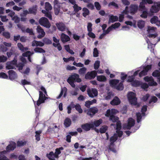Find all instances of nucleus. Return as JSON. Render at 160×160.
<instances>
[{"mask_svg": "<svg viewBox=\"0 0 160 160\" xmlns=\"http://www.w3.org/2000/svg\"><path fill=\"white\" fill-rule=\"evenodd\" d=\"M60 8L58 7L57 5H55L54 9L55 14L56 15L58 14L60 11Z\"/></svg>", "mask_w": 160, "mask_h": 160, "instance_id": "nucleus-52", "label": "nucleus"}, {"mask_svg": "<svg viewBox=\"0 0 160 160\" xmlns=\"http://www.w3.org/2000/svg\"><path fill=\"white\" fill-rule=\"evenodd\" d=\"M67 92V88H66L64 87L62 88L61 89V91L60 94H59L58 97H57V98H61V97L62 96L63 94L64 97H65L66 96Z\"/></svg>", "mask_w": 160, "mask_h": 160, "instance_id": "nucleus-33", "label": "nucleus"}, {"mask_svg": "<svg viewBox=\"0 0 160 160\" xmlns=\"http://www.w3.org/2000/svg\"><path fill=\"white\" fill-rule=\"evenodd\" d=\"M42 131L39 130L36 132V135L35 137L36 138V139L38 141H39L40 140V134L41 133Z\"/></svg>", "mask_w": 160, "mask_h": 160, "instance_id": "nucleus-49", "label": "nucleus"}, {"mask_svg": "<svg viewBox=\"0 0 160 160\" xmlns=\"http://www.w3.org/2000/svg\"><path fill=\"white\" fill-rule=\"evenodd\" d=\"M128 99L132 104L136 105L137 103L136 94L132 92H129L127 94Z\"/></svg>", "mask_w": 160, "mask_h": 160, "instance_id": "nucleus-5", "label": "nucleus"}, {"mask_svg": "<svg viewBox=\"0 0 160 160\" xmlns=\"http://www.w3.org/2000/svg\"><path fill=\"white\" fill-rule=\"evenodd\" d=\"M16 148V143L13 142H10V144L7 147V151L9 152L13 150Z\"/></svg>", "mask_w": 160, "mask_h": 160, "instance_id": "nucleus-26", "label": "nucleus"}, {"mask_svg": "<svg viewBox=\"0 0 160 160\" xmlns=\"http://www.w3.org/2000/svg\"><path fill=\"white\" fill-rule=\"evenodd\" d=\"M17 26L18 28L21 29L23 32H26L29 33L31 35H34L32 29L28 28L25 30L24 28L22 27L20 24H17Z\"/></svg>", "mask_w": 160, "mask_h": 160, "instance_id": "nucleus-23", "label": "nucleus"}, {"mask_svg": "<svg viewBox=\"0 0 160 160\" xmlns=\"http://www.w3.org/2000/svg\"><path fill=\"white\" fill-rule=\"evenodd\" d=\"M44 45V43L40 41L34 40L32 42V46L33 47H42Z\"/></svg>", "mask_w": 160, "mask_h": 160, "instance_id": "nucleus-30", "label": "nucleus"}, {"mask_svg": "<svg viewBox=\"0 0 160 160\" xmlns=\"http://www.w3.org/2000/svg\"><path fill=\"white\" fill-rule=\"evenodd\" d=\"M11 46V43L4 42L1 47V48L3 52H6L8 50L7 48L10 47Z\"/></svg>", "mask_w": 160, "mask_h": 160, "instance_id": "nucleus-24", "label": "nucleus"}, {"mask_svg": "<svg viewBox=\"0 0 160 160\" xmlns=\"http://www.w3.org/2000/svg\"><path fill=\"white\" fill-rule=\"evenodd\" d=\"M125 23L127 25L130 26H133L134 28H136V22L135 21H133L132 22L129 21H126Z\"/></svg>", "mask_w": 160, "mask_h": 160, "instance_id": "nucleus-43", "label": "nucleus"}, {"mask_svg": "<svg viewBox=\"0 0 160 160\" xmlns=\"http://www.w3.org/2000/svg\"><path fill=\"white\" fill-rule=\"evenodd\" d=\"M61 40L63 42H66L69 41L70 39L69 37L65 34L62 33L61 37Z\"/></svg>", "mask_w": 160, "mask_h": 160, "instance_id": "nucleus-34", "label": "nucleus"}, {"mask_svg": "<svg viewBox=\"0 0 160 160\" xmlns=\"http://www.w3.org/2000/svg\"><path fill=\"white\" fill-rule=\"evenodd\" d=\"M134 78L132 76L129 77L128 79V82H131L132 85L134 87H138L141 85V82L140 81L133 80Z\"/></svg>", "mask_w": 160, "mask_h": 160, "instance_id": "nucleus-13", "label": "nucleus"}, {"mask_svg": "<svg viewBox=\"0 0 160 160\" xmlns=\"http://www.w3.org/2000/svg\"><path fill=\"white\" fill-rule=\"evenodd\" d=\"M41 91H39V99L37 102L38 106H39L41 103H43L47 98L45 94L47 95L45 89L43 87H41Z\"/></svg>", "mask_w": 160, "mask_h": 160, "instance_id": "nucleus-3", "label": "nucleus"}, {"mask_svg": "<svg viewBox=\"0 0 160 160\" xmlns=\"http://www.w3.org/2000/svg\"><path fill=\"white\" fill-rule=\"evenodd\" d=\"M8 73L9 78L10 80H13L17 78V75L13 70H9L8 72Z\"/></svg>", "mask_w": 160, "mask_h": 160, "instance_id": "nucleus-20", "label": "nucleus"}, {"mask_svg": "<svg viewBox=\"0 0 160 160\" xmlns=\"http://www.w3.org/2000/svg\"><path fill=\"white\" fill-rule=\"evenodd\" d=\"M21 84L23 85H30L31 82L25 79L22 80L21 82Z\"/></svg>", "mask_w": 160, "mask_h": 160, "instance_id": "nucleus-56", "label": "nucleus"}, {"mask_svg": "<svg viewBox=\"0 0 160 160\" xmlns=\"http://www.w3.org/2000/svg\"><path fill=\"white\" fill-rule=\"evenodd\" d=\"M6 13L8 14V16L11 18L15 15V13L13 11L9 9L6 10Z\"/></svg>", "mask_w": 160, "mask_h": 160, "instance_id": "nucleus-42", "label": "nucleus"}, {"mask_svg": "<svg viewBox=\"0 0 160 160\" xmlns=\"http://www.w3.org/2000/svg\"><path fill=\"white\" fill-rule=\"evenodd\" d=\"M75 105L73 102H71L70 104L67 107L68 113L69 114L71 112V110L72 108H74Z\"/></svg>", "mask_w": 160, "mask_h": 160, "instance_id": "nucleus-46", "label": "nucleus"}, {"mask_svg": "<svg viewBox=\"0 0 160 160\" xmlns=\"http://www.w3.org/2000/svg\"><path fill=\"white\" fill-rule=\"evenodd\" d=\"M17 46L19 49L22 52L27 51L28 49V48L27 47L24 48L21 43H18L17 44Z\"/></svg>", "mask_w": 160, "mask_h": 160, "instance_id": "nucleus-40", "label": "nucleus"}, {"mask_svg": "<svg viewBox=\"0 0 160 160\" xmlns=\"http://www.w3.org/2000/svg\"><path fill=\"white\" fill-rule=\"evenodd\" d=\"M147 110V106H143L141 110L142 112V115L141 113H138L136 115L137 116V121L138 122H139L141 119L142 116H144L145 115L144 112H146Z\"/></svg>", "mask_w": 160, "mask_h": 160, "instance_id": "nucleus-16", "label": "nucleus"}, {"mask_svg": "<svg viewBox=\"0 0 160 160\" xmlns=\"http://www.w3.org/2000/svg\"><path fill=\"white\" fill-rule=\"evenodd\" d=\"M157 28L156 27L148 26L147 29L148 36L150 38H155L158 36L156 32Z\"/></svg>", "mask_w": 160, "mask_h": 160, "instance_id": "nucleus-6", "label": "nucleus"}, {"mask_svg": "<svg viewBox=\"0 0 160 160\" xmlns=\"http://www.w3.org/2000/svg\"><path fill=\"white\" fill-rule=\"evenodd\" d=\"M71 123V121L70 119L67 118L64 121V124L66 127H68L70 126Z\"/></svg>", "mask_w": 160, "mask_h": 160, "instance_id": "nucleus-44", "label": "nucleus"}, {"mask_svg": "<svg viewBox=\"0 0 160 160\" xmlns=\"http://www.w3.org/2000/svg\"><path fill=\"white\" fill-rule=\"evenodd\" d=\"M37 8L36 7H34L30 8L28 11L30 13L35 14L36 13Z\"/></svg>", "mask_w": 160, "mask_h": 160, "instance_id": "nucleus-54", "label": "nucleus"}, {"mask_svg": "<svg viewBox=\"0 0 160 160\" xmlns=\"http://www.w3.org/2000/svg\"><path fill=\"white\" fill-rule=\"evenodd\" d=\"M97 74V72L96 71L88 72L85 75V78L87 79L94 78L96 76Z\"/></svg>", "mask_w": 160, "mask_h": 160, "instance_id": "nucleus-19", "label": "nucleus"}, {"mask_svg": "<svg viewBox=\"0 0 160 160\" xmlns=\"http://www.w3.org/2000/svg\"><path fill=\"white\" fill-rule=\"evenodd\" d=\"M108 129V127L106 126H103L100 129V132L101 133H105Z\"/></svg>", "mask_w": 160, "mask_h": 160, "instance_id": "nucleus-55", "label": "nucleus"}, {"mask_svg": "<svg viewBox=\"0 0 160 160\" xmlns=\"http://www.w3.org/2000/svg\"><path fill=\"white\" fill-rule=\"evenodd\" d=\"M87 93L88 96L91 98H93L98 95L97 90L95 88H89L87 90Z\"/></svg>", "mask_w": 160, "mask_h": 160, "instance_id": "nucleus-12", "label": "nucleus"}, {"mask_svg": "<svg viewBox=\"0 0 160 160\" xmlns=\"http://www.w3.org/2000/svg\"><path fill=\"white\" fill-rule=\"evenodd\" d=\"M121 128V123L120 122H118L117 123V131L116 133L113 136L111 137L110 139V142L111 143H112L117 139L118 135L119 137H121L122 134V132L120 131Z\"/></svg>", "mask_w": 160, "mask_h": 160, "instance_id": "nucleus-2", "label": "nucleus"}, {"mask_svg": "<svg viewBox=\"0 0 160 160\" xmlns=\"http://www.w3.org/2000/svg\"><path fill=\"white\" fill-rule=\"evenodd\" d=\"M118 112V111L117 110L115 109H108L107 110L105 114V115L106 116L109 118L111 116L115 115Z\"/></svg>", "mask_w": 160, "mask_h": 160, "instance_id": "nucleus-14", "label": "nucleus"}, {"mask_svg": "<svg viewBox=\"0 0 160 160\" xmlns=\"http://www.w3.org/2000/svg\"><path fill=\"white\" fill-rule=\"evenodd\" d=\"M45 8L46 10H42V12L45 14V16L48 17L50 19H52V17L51 13L48 12L47 11L51 10L52 9V7L51 5L48 2H46L45 4Z\"/></svg>", "mask_w": 160, "mask_h": 160, "instance_id": "nucleus-7", "label": "nucleus"}, {"mask_svg": "<svg viewBox=\"0 0 160 160\" xmlns=\"http://www.w3.org/2000/svg\"><path fill=\"white\" fill-rule=\"evenodd\" d=\"M0 18L2 22H6L8 20L6 16L0 15Z\"/></svg>", "mask_w": 160, "mask_h": 160, "instance_id": "nucleus-63", "label": "nucleus"}, {"mask_svg": "<svg viewBox=\"0 0 160 160\" xmlns=\"http://www.w3.org/2000/svg\"><path fill=\"white\" fill-rule=\"evenodd\" d=\"M98 109L95 107L90 108L87 112V114L88 115L92 117L94 114L98 112Z\"/></svg>", "mask_w": 160, "mask_h": 160, "instance_id": "nucleus-25", "label": "nucleus"}, {"mask_svg": "<svg viewBox=\"0 0 160 160\" xmlns=\"http://www.w3.org/2000/svg\"><path fill=\"white\" fill-rule=\"evenodd\" d=\"M145 22L143 20H139L137 22L138 27L140 29L143 28L145 26Z\"/></svg>", "mask_w": 160, "mask_h": 160, "instance_id": "nucleus-39", "label": "nucleus"}, {"mask_svg": "<svg viewBox=\"0 0 160 160\" xmlns=\"http://www.w3.org/2000/svg\"><path fill=\"white\" fill-rule=\"evenodd\" d=\"M74 108L79 113H82V110L81 108L80 105L79 104H77L75 105Z\"/></svg>", "mask_w": 160, "mask_h": 160, "instance_id": "nucleus-48", "label": "nucleus"}, {"mask_svg": "<svg viewBox=\"0 0 160 160\" xmlns=\"http://www.w3.org/2000/svg\"><path fill=\"white\" fill-rule=\"evenodd\" d=\"M97 80L100 82H105L107 80L105 76L103 75H99L97 77Z\"/></svg>", "mask_w": 160, "mask_h": 160, "instance_id": "nucleus-37", "label": "nucleus"}, {"mask_svg": "<svg viewBox=\"0 0 160 160\" xmlns=\"http://www.w3.org/2000/svg\"><path fill=\"white\" fill-rule=\"evenodd\" d=\"M73 5V8L74 9V11L75 12H78L79 10H81V8L78 6L77 4H75Z\"/></svg>", "mask_w": 160, "mask_h": 160, "instance_id": "nucleus-61", "label": "nucleus"}, {"mask_svg": "<svg viewBox=\"0 0 160 160\" xmlns=\"http://www.w3.org/2000/svg\"><path fill=\"white\" fill-rule=\"evenodd\" d=\"M12 20L14 21L15 23H18L20 21L19 18L16 15H14L12 18Z\"/></svg>", "mask_w": 160, "mask_h": 160, "instance_id": "nucleus-53", "label": "nucleus"}, {"mask_svg": "<svg viewBox=\"0 0 160 160\" xmlns=\"http://www.w3.org/2000/svg\"><path fill=\"white\" fill-rule=\"evenodd\" d=\"M143 3L145 4H148V3L143 2L142 1V2H140V3L139 7L140 9H143V10L147 9L145 8V6L144 4H143Z\"/></svg>", "mask_w": 160, "mask_h": 160, "instance_id": "nucleus-60", "label": "nucleus"}, {"mask_svg": "<svg viewBox=\"0 0 160 160\" xmlns=\"http://www.w3.org/2000/svg\"><path fill=\"white\" fill-rule=\"evenodd\" d=\"M119 80L117 79L111 80L109 81V83L110 85L116 88L117 84L118 83Z\"/></svg>", "mask_w": 160, "mask_h": 160, "instance_id": "nucleus-35", "label": "nucleus"}, {"mask_svg": "<svg viewBox=\"0 0 160 160\" xmlns=\"http://www.w3.org/2000/svg\"><path fill=\"white\" fill-rule=\"evenodd\" d=\"M53 41L54 42L53 43V46L55 47H57L59 51L61 50L62 48L60 44L59 39L55 37H53Z\"/></svg>", "mask_w": 160, "mask_h": 160, "instance_id": "nucleus-22", "label": "nucleus"}, {"mask_svg": "<svg viewBox=\"0 0 160 160\" xmlns=\"http://www.w3.org/2000/svg\"><path fill=\"white\" fill-rule=\"evenodd\" d=\"M37 32L38 35V38H41L43 37L45 35V32L43 30L40 26H38L37 28Z\"/></svg>", "mask_w": 160, "mask_h": 160, "instance_id": "nucleus-21", "label": "nucleus"}, {"mask_svg": "<svg viewBox=\"0 0 160 160\" xmlns=\"http://www.w3.org/2000/svg\"><path fill=\"white\" fill-rule=\"evenodd\" d=\"M48 158L50 160H54L56 158V156L53 152H51L49 154L47 155Z\"/></svg>", "mask_w": 160, "mask_h": 160, "instance_id": "nucleus-41", "label": "nucleus"}, {"mask_svg": "<svg viewBox=\"0 0 160 160\" xmlns=\"http://www.w3.org/2000/svg\"><path fill=\"white\" fill-rule=\"evenodd\" d=\"M138 6L135 4H131L129 7V10H128V13H130L131 14H134L136 13L138 9Z\"/></svg>", "mask_w": 160, "mask_h": 160, "instance_id": "nucleus-15", "label": "nucleus"}, {"mask_svg": "<svg viewBox=\"0 0 160 160\" xmlns=\"http://www.w3.org/2000/svg\"><path fill=\"white\" fill-rule=\"evenodd\" d=\"M128 7H126L125 10L122 12V14L119 15V21L120 22H121L123 21V20L124 18V15H127L128 14Z\"/></svg>", "mask_w": 160, "mask_h": 160, "instance_id": "nucleus-31", "label": "nucleus"}, {"mask_svg": "<svg viewBox=\"0 0 160 160\" xmlns=\"http://www.w3.org/2000/svg\"><path fill=\"white\" fill-rule=\"evenodd\" d=\"M158 66L160 67V62L158 63ZM152 75L154 77H157L159 80V83H160V71L158 70H155L152 73Z\"/></svg>", "mask_w": 160, "mask_h": 160, "instance_id": "nucleus-27", "label": "nucleus"}, {"mask_svg": "<svg viewBox=\"0 0 160 160\" xmlns=\"http://www.w3.org/2000/svg\"><path fill=\"white\" fill-rule=\"evenodd\" d=\"M16 64L17 60L15 58H14L12 61L7 62L6 68L8 69H13L16 66Z\"/></svg>", "mask_w": 160, "mask_h": 160, "instance_id": "nucleus-17", "label": "nucleus"}, {"mask_svg": "<svg viewBox=\"0 0 160 160\" xmlns=\"http://www.w3.org/2000/svg\"><path fill=\"white\" fill-rule=\"evenodd\" d=\"M102 122V121L101 119H99L98 120H95L93 123H92L91 124H92L93 125V127L94 126L95 127H98L99 126Z\"/></svg>", "mask_w": 160, "mask_h": 160, "instance_id": "nucleus-38", "label": "nucleus"}, {"mask_svg": "<svg viewBox=\"0 0 160 160\" xmlns=\"http://www.w3.org/2000/svg\"><path fill=\"white\" fill-rule=\"evenodd\" d=\"M33 52H32L30 51H27L26 52L23 53L22 54V57L21 58V61L23 63L25 62H26V59L24 57H28V60L30 62H31V61L30 56L33 54Z\"/></svg>", "mask_w": 160, "mask_h": 160, "instance_id": "nucleus-18", "label": "nucleus"}, {"mask_svg": "<svg viewBox=\"0 0 160 160\" xmlns=\"http://www.w3.org/2000/svg\"><path fill=\"white\" fill-rule=\"evenodd\" d=\"M109 19L108 21V23H110L117 21L118 18L117 16H114L112 15H110L109 16Z\"/></svg>", "mask_w": 160, "mask_h": 160, "instance_id": "nucleus-28", "label": "nucleus"}, {"mask_svg": "<svg viewBox=\"0 0 160 160\" xmlns=\"http://www.w3.org/2000/svg\"><path fill=\"white\" fill-rule=\"evenodd\" d=\"M122 82H121L118 85H117L116 87V89L118 90H122L123 88V86L122 83Z\"/></svg>", "mask_w": 160, "mask_h": 160, "instance_id": "nucleus-64", "label": "nucleus"}, {"mask_svg": "<svg viewBox=\"0 0 160 160\" xmlns=\"http://www.w3.org/2000/svg\"><path fill=\"white\" fill-rule=\"evenodd\" d=\"M143 79L145 82H148L149 86H155L157 85V83L154 81L152 77L146 76Z\"/></svg>", "mask_w": 160, "mask_h": 160, "instance_id": "nucleus-11", "label": "nucleus"}, {"mask_svg": "<svg viewBox=\"0 0 160 160\" xmlns=\"http://www.w3.org/2000/svg\"><path fill=\"white\" fill-rule=\"evenodd\" d=\"M39 23L47 28H49L50 27L51 24L48 19L44 17L42 18L39 21Z\"/></svg>", "mask_w": 160, "mask_h": 160, "instance_id": "nucleus-9", "label": "nucleus"}, {"mask_svg": "<svg viewBox=\"0 0 160 160\" xmlns=\"http://www.w3.org/2000/svg\"><path fill=\"white\" fill-rule=\"evenodd\" d=\"M148 15V12L147 9L143 10L142 13L140 15V16L143 18H147Z\"/></svg>", "mask_w": 160, "mask_h": 160, "instance_id": "nucleus-45", "label": "nucleus"}, {"mask_svg": "<svg viewBox=\"0 0 160 160\" xmlns=\"http://www.w3.org/2000/svg\"><path fill=\"white\" fill-rule=\"evenodd\" d=\"M75 81L78 82H80L81 81V79L79 78V75L76 74L70 77L67 80L68 82L73 88H74L75 86L74 83Z\"/></svg>", "mask_w": 160, "mask_h": 160, "instance_id": "nucleus-4", "label": "nucleus"}, {"mask_svg": "<svg viewBox=\"0 0 160 160\" xmlns=\"http://www.w3.org/2000/svg\"><path fill=\"white\" fill-rule=\"evenodd\" d=\"M82 10L83 11L82 15L84 17H86L89 14V11L87 8H83Z\"/></svg>", "mask_w": 160, "mask_h": 160, "instance_id": "nucleus-51", "label": "nucleus"}, {"mask_svg": "<svg viewBox=\"0 0 160 160\" xmlns=\"http://www.w3.org/2000/svg\"><path fill=\"white\" fill-rule=\"evenodd\" d=\"M58 29L60 31H63L65 30L66 28L64 24L62 23H60L56 24Z\"/></svg>", "mask_w": 160, "mask_h": 160, "instance_id": "nucleus-36", "label": "nucleus"}, {"mask_svg": "<svg viewBox=\"0 0 160 160\" xmlns=\"http://www.w3.org/2000/svg\"><path fill=\"white\" fill-rule=\"evenodd\" d=\"M153 5H152L150 9V11L152 13H155L157 12L160 9V2H153Z\"/></svg>", "mask_w": 160, "mask_h": 160, "instance_id": "nucleus-8", "label": "nucleus"}, {"mask_svg": "<svg viewBox=\"0 0 160 160\" xmlns=\"http://www.w3.org/2000/svg\"><path fill=\"white\" fill-rule=\"evenodd\" d=\"M109 118V120L112 121L113 122H117L118 120V117L115 116V115L111 116Z\"/></svg>", "mask_w": 160, "mask_h": 160, "instance_id": "nucleus-58", "label": "nucleus"}, {"mask_svg": "<svg viewBox=\"0 0 160 160\" xmlns=\"http://www.w3.org/2000/svg\"><path fill=\"white\" fill-rule=\"evenodd\" d=\"M151 65H148L146 66H142L138 69L133 74V76H132L133 78L137 75L138 72L141 70V71L139 73V75L140 77H141L147 74L148 72L151 69Z\"/></svg>", "mask_w": 160, "mask_h": 160, "instance_id": "nucleus-1", "label": "nucleus"}, {"mask_svg": "<svg viewBox=\"0 0 160 160\" xmlns=\"http://www.w3.org/2000/svg\"><path fill=\"white\" fill-rule=\"evenodd\" d=\"M74 58L72 57H71L68 58H63V61L66 62H68L69 61H73L74 60Z\"/></svg>", "mask_w": 160, "mask_h": 160, "instance_id": "nucleus-59", "label": "nucleus"}, {"mask_svg": "<svg viewBox=\"0 0 160 160\" xmlns=\"http://www.w3.org/2000/svg\"><path fill=\"white\" fill-rule=\"evenodd\" d=\"M7 58L3 55L0 56V62H4L7 61Z\"/></svg>", "mask_w": 160, "mask_h": 160, "instance_id": "nucleus-62", "label": "nucleus"}, {"mask_svg": "<svg viewBox=\"0 0 160 160\" xmlns=\"http://www.w3.org/2000/svg\"><path fill=\"white\" fill-rule=\"evenodd\" d=\"M26 142L25 140L19 141L17 142V146L19 147L22 146L26 144Z\"/></svg>", "mask_w": 160, "mask_h": 160, "instance_id": "nucleus-50", "label": "nucleus"}, {"mask_svg": "<svg viewBox=\"0 0 160 160\" xmlns=\"http://www.w3.org/2000/svg\"><path fill=\"white\" fill-rule=\"evenodd\" d=\"M121 102L120 99L117 97H115L111 102L110 103L113 105H117L120 104Z\"/></svg>", "mask_w": 160, "mask_h": 160, "instance_id": "nucleus-29", "label": "nucleus"}, {"mask_svg": "<svg viewBox=\"0 0 160 160\" xmlns=\"http://www.w3.org/2000/svg\"><path fill=\"white\" fill-rule=\"evenodd\" d=\"M62 149V148H57L56 149V151L55 153H54V154L56 156V158H58V155L61 153L60 149Z\"/></svg>", "mask_w": 160, "mask_h": 160, "instance_id": "nucleus-57", "label": "nucleus"}, {"mask_svg": "<svg viewBox=\"0 0 160 160\" xmlns=\"http://www.w3.org/2000/svg\"><path fill=\"white\" fill-rule=\"evenodd\" d=\"M93 127V125L92 124H88L86 123L84 125H83L82 126V128L86 131L89 130L90 128Z\"/></svg>", "mask_w": 160, "mask_h": 160, "instance_id": "nucleus-32", "label": "nucleus"}, {"mask_svg": "<svg viewBox=\"0 0 160 160\" xmlns=\"http://www.w3.org/2000/svg\"><path fill=\"white\" fill-rule=\"evenodd\" d=\"M135 124V121L132 118L128 119L127 123L124 124L123 128L124 129H129Z\"/></svg>", "mask_w": 160, "mask_h": 160, "instance_id": "nucleus-10", "label": "nucleus"}, {"mask_svg": "<svg viewBox=\"0 0 160 160\" xmlns=\"http://www.w3.org/2000/svg\"><path fill=\"white\" fill-rule=\"evenodd\" d=\"M34 51L36 52L43 53L45 52V50L41 48H36L34 49Z\"/></svg>", "mask_w": 160, "mask_h": 160, "instance_id": "nucleus-47", "label": "nucleus"}]
</instances>
